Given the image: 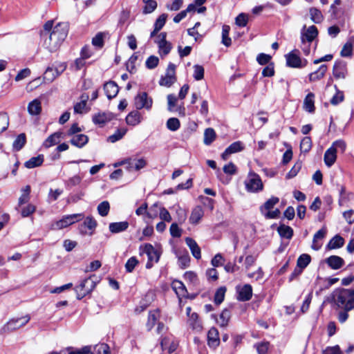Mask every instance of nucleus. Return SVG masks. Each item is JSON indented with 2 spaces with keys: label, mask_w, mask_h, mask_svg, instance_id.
I'll use <instances>...</instances> for the list:
<instances>
[{
  "label": "nucleus",
  "mask_w": 354,
  "mask_h": 354,
  "mask_svg": "<svg viewBox=\"0 0 354 354\" xmlns=\"http://www.w3.org/2000/svg\"><path fill=\"white\" fill-rule=\"evenodd\" d=\"M53 20L46 21L40 33L41 37L44 39V45L50 52L58 49L68 32V26L66 23H59L53 28Z\"/></svg>",
  "instance_id": "1"
},
{
  "label": "nucleus",
  "mask_w": 354,
  "mask_h": 354,
  "mask_svg": "<svg viewBox=\"0 0 354 354\" xmlns=\"http://www.w3.org/2000/svg\"><path fill=\"white\" fill-rule=\"evenodd\" d=\"M335 302L339 308L346 310H351L354 308V298L348 291V289H341L335 295Z\"/></svg>",
  "instance_id": "2"
},
{
  "label": "nucleus",
  "mask_w": 354,
  "mask_h": 354,
  "mask_svg": "<svg viewBox=\"0 0 354 354\" xmlns=\"http://www.w3.org/2000/svg\"><path fill=\"white\" fill-rule=\"evenodd\" d=\"M245 185L247 191L249 192L256 193L262 191L263 189V185L260 176L254 171L248 173Z\"/></svg>",
  "instance_id": "3"
},
{
  "label": "nucleus",
  "mask_w": 354,
  "mask_h": 354,
  "mask_svg": "<svg viewBox=\"0 0 354 354\" xmlns=\"http://www.w3.org/2000/svg\"><path fill=\"white\" fill-rule=\"evenodd\" d=\"M95 277V275H92L84 279L75 287V290L78 299H82L95 288L96 284L93 279Z\"/></svg>",
  "instance_id": "4"
},
{
  "label": "nucleus",
  "mask_w": 354,
  "mask_h": 354,
  "mask_svg": "<svg viewBox=\"0 0 354 354\" xmlns=\"http://www.w3.org/2000/svg\"><path fill=\"white\" fill-rule=\"evenodd\" d=\"M286 65L290 68H301L308 64V60L300 57L299 50L294 49L285 55Z\"/></svg>",
  "instance_id": "5"
},
{
  "label": "nucleus",
  "mask_w": 354,
  "mask_h": 354,
  "mask_svg": "<svg viewBox=\"0 0 354 354\" xmlns=\"http://www.w3.org/2000/svg\"><path fill=\"white\" fill-rule=\"evenodd\" d=\"M68 354H110V348L106 344L102 343L93 346H86L81 349L71 351Z\"/></svg>",
  "instance_id": "6"
},
{
  "label": "nucleus",
  "mask_w": 354,
  "mask_h": 354,
  "mask_svg": "<svg viewBox=\"0 0 354 354\" xmlns=\"http://www.w3.org/2000/svg\"><path fill=\"white\" fill-rule=\"evenodd\" d=\"M83 214H73L64 216L60 220L55 221L51 225L53 230H61L65 228L84 218Z\"/></svg>",
  "instance_id": "7"
},
{
  "label": "nucleus",
  "mask_w": 354,
  "mask_h": 354,
  "mask_svg": "<svg viewBox=\"0 0 354 354\" xmlns=\"http://www.w3.org/2000/svg\"><path fill=\"white\" fill-rule=\"evenodd\" d=\"M134 105L137 110L142 109L150 111L153 105V99L146 92H140L134 98Z\"/></svg>",
  "instance_id": "8"
},
{
  "label": "nucleus",
  "mask_w": 354,
  "mask_h": 354,
  "mask_svg": "<svg viewBox=\"0 0 354 354\" xmlns=\"http://www.w3.org/2000/svg\"><path fill=\"white\" fill-rule=\"evenodd\" d=\"M30 319L28 315L25 316L13 318L9 320L3 326V330L4 332L10 333L24 326Z\"/></svg>",
  "instance_id": "9"
},
{
  "label": "nucleus",
  "mask_w": 354,
  "mask_h": 354,
  "mask_svg": "<svg viewBox=\"0 0 354 354\" xmlns=\"http://www.w3.org/2000/svg\"><path fill=\"white\" fill-rule=\"evenodd\" d=\"M143 252L147 255L148 261L146 268L149 269L153 266V262L157 263L160 259V253L151 244L145 245Z\"/></svg>",
  "instance_id": "10"
},
{
  "label": "nucleus",
  "mask_w": 354,
  "mask_h": 354,
  "mask_svg": "<svg viewBox=\"0 0 354 354\" xmlns=\"http://www.w3.org/2000/svg\"><path fill=\"white\" fill-rule=\"evenodd\" d=\"M348 73L346 63L339 60L335 62L333 74L335 79H345Z\"/></svg>",
  "instance_id": "11"
},
{
  "label": "nucleus",
  "mask_w": 354,
  "mask_h": 354,
  "mask_svg": "<svg viewBox=\"0 0 354 354\" xmlns=\"http://www.w3.org/2000/svg\"><path fill=\"white\" fill-rule=\"evenodd\" d=\"M177 97L174 94L167 95L168 110L169 111H176L180 115H185V107L183 103L181 105L177 106Z\"/></svg>",
  "instance_id": "12"
},
{
  "label": "nucleus",
  "mask_w": 354,
  "mask_h": 354,
  "mask_svg": "<svg viewBox=\"0 0 354 354\" xmlns=\"http://www.w3.org/2000/svg\"><path fill=\"white\" fill-rule=\"evenodd\" d=\"M220 344V339L218 330L212 327L207 333V344L210 348H216Z\"/></svg>",
  "instance_id": "13"
},
{
  "label": "nucleus",
  "mask_w": 354,
  "mask_h": 354,
  "mask_svg": "<svg viewBox=\"0 0 354 354\" xmlns=\"http://www.w3.org/2000/svg\"><path fill=\"white\" fill-rule=\"evenodd\" d=\"M318 35V30L315 26H309L305 32L301 34V42L304 45L307 43H311Z\"/></svg>",
  "instance_id": "14"
},
{
  "label": "nucleus",
  "mask_w": 354,
  "mask_h": 354,
  "mask_svg": "<svg viewBox=\"0 0 354 354\" xmlns=\"http://www.w3.org/2000/svg\"><path fill=\"white\" fill-rule=\"evenodd\" d=\"M109 38V32H99L93 37L92 45L97 49H102L104 46V40Z\"/></svg>",
  "instance_id": "15"
},
{
  "label": "nucleus",
  "mask_w": 354,
  "mask_h": 354,
  "mask_svg": "<svg viewBox=\"0 0 354 354\" xmlns=\"http://www.w3.org/2000/svg\"><path fill=\"white\" fill-rule=\"evenodd\" d=\"M243 147L240 141L232 143L221 154V158L226 160L231 154L242 151Z\"/></svg>",
  "instance_id": "16"
},
{
  "label": "nucleus",
  "mask_w": 354,
  "mask_h": 354,
  "mask_svg": "<svg viewBox=\"0 0 354 354\" xmlns=\"http://www.w3.org/2000/svg\"><path fill=\"white\" fill-rule=\"evenodd\" d=\"M185 243L191 250L192 255L196 259H200L201 258V251L198 243L192 238L187 237L185 239Z\"/></svg>",
  "instance_id": "17"
},
{
  "label": "nucleus",
  "mask_w": 354,
  "mask_h": 354,
  "mask_svg": "<svg viewBox=\"0 0 354 354\" xmlns=\"http://www.w3.org/2000/svg\"><path fill=\"white\" fill-rule=\"evenodd\" d=\"M325 261L328 266L333 270H338L341 268L344 264V259L336 255H332L328 257L326 259Z\"/></svg>",
  "instance_id": "18"
},
{
  "label": "nucleus",
  "mask_w": 354,
  "mask_h": 354,
  "mask_svg": "<svg viewBox=\"0 0 354 354\" xmlns=\"http://www.w3.org/2000/svg\"><path fill=\"white\" fill-rule=\"evenodd\" d=\"M104 90L107 97L109 99H112L117 95L119 91V88L115 82L110 81L104 84Z\"/></svg>",
  "instance_id": "19"
},
{
  "label": "nucleus",
  "mask_w": 354,
  "mask_h": 354,
  "mask_svg": "<svg viewBox=\"0 0 354 354\" xmlns=\"http://www.w3.org/2000/svg\"><path fill=\"white\" fill-rule=\"evenodd\" d=\"M129 226L127 221L111 223L109 225V231L113 234H118L126 231Z\"/></svg>",
  "instance_id": "20"
},
{
  "label": "nucleus",
  "mask_w": 354,
  "mask_h": 354,
  "mask_svg": "<svg viewBox=\"0 0 354 354\" xmlns=\"http://www.w3.org/2000/svg\"><path fill=\"white\" fill-rule=\"evenodd\" d=\"M238 299L243 301H249L252 296V288L250 284H245L238 291Z\"/></svg>",
  "instance_id": "21"
},
{
  "label": "nucleus",
  "mask_w": 354,
  "mask_h": 354,
  "mask_svg": "<svg viewBox=\"0 0 354 354\" xmlns=\"http://www.w3.org/2000/svg\"><path fill=\"white\" fill-rule=\"evenodd\" d=\"M142 117L138 110L130 112L126 117V122L131 126H136L141 122Z\"/></svg>",
  "instance_id": "22"
},
{
  "label": "nucleus",
  "mask_w": 354,
  "mask_h": 354,
  "mask_svg": "<svg viewBox=\"0 0 354 354\" xmlns=\"http://www.w3.org/2000/svg\"><path fill=\"white\" fill-rule=\"evenodd\" d=\"M127 162H128V166H127V168L129 171H131L133 169H134L136 171H138V170L144 168L147 165L145 160L143 158H140V159L129 158V159H127Z\"/></svg>",
  "instance_id": "23"
},
{
  "label": "nucleus",
  "mask_w": 354,
  "mask_h": 354,
  "mask_svg": "<svg viewBox=\"0 0 354 354\" xmlns=\"http://www.w3.org/2000/svg\"><path fill=\"white\" fill-rule=\"evenodd\" d=\"M337 152L334 147L328 148L324 153V160L326 165L330 167L336 161Z\"/></svg>",
  "instance_id": "24"
},
{
  "label": "nucleus",
  "mask_w": 354,
  "mask_h": 354,
  "mask_svg": "<svg viewBox=\"0 0 354 354\" xmlns=\"http://www.w3.org/2000/svg\"><path fill=\"white\" fill-rule=\"evenodd\" d=\"M327 71V66L326 64L321 65L319 68L309 74V81L316 82L322 79Z\"/></svg>",
  "instance_id": "25"
},
{
  "label": "nucleus",
  "mask_w": 354,
  "mask_h": 354,
  "mask_svg": "<svg viewBox=\"0 0 354 354\" xmlns=\"http://www.w3.org/2000/svg\"><path fill=\"white\" fill-rule=\"evenodd\" d=\"M88 138L84 134L74 135L70 140L73 145L78 148L83 147L88 142Z\"/></svg>",
  "instance_id": "26"
},
{
  "label": "nucleus",
  "mask_w": 354,
  "mask_h": 354,
  "mask_svg": "<svg viewBox=\"0 0 354 354\" xmlns=\"http://www.w3.org/2000/svg\"><path fill=\"white\" fill-rule=\"evenodd\" d=\"M304 109L309 113L315 111V95L313 93H309L304 100Z\"/></svg>",
  "instance_id": "27"
},
{
  "label": "nucleus",
  "mask_w": 354,
  "mask_h": 354,
  "mask_svg": "<svg viewBox=\"0 0 354 354\" xmlns=\"http://www.w3.org/2000/svg\"><path fill=\"white\" fill-rule=\"evenodd\" d=\"M62 135V132H55L50 136H49L46 140L44 141L43 145L46 148H49L52 146L55 145L59 143L60 141L61 136Z\"/></svg>",
  "instance_id": "28"
},
{
  "label": "nucleus",
  "mask_w": 354,
  "mask_h": 354,
  "mask_svg": "<svg viewBox=\"0 0 354 354\" xmlns=\"http://www.w3.org/2000/svg\"><path fill=\"white\" fill-rule=\"evenodd\" d=\"M204 215V212L201 206L196 207L192 212L189 221L192 224H197Z\"/></svg>",
  "instance_id": "29"
},
{
  "label": "nucleus",
  "mask_w": 354,
  "mask_h": 354,
  "mask_svg": "<svg viewBox=\"0 0 354 354\" xmlns=\"http://www.w3.org/2000/svg\"><path fill=\"white\" fill-rule=\"evenodd\" d=\"M344 244V239L339 235L333 237L326 245L328 250H334L342 248Z\"/></svg>",
  "instance_id": "30"
},
{
  "label": "nucleus",
  "mask_w": 354,
  "mask_h": 354,
  "mask_svg": "<svg viewBox=\"0 0 354 354\" xmlns=\"http://www.w3.org/2000/svg\"><path fill=\"white\" fill-rule=\"evenodd\" d=\"M354 37H351L348 39L346 43L343 46L342 49L340 52L342 57H351L353 54Z\"/></svg>",
  "instance_id": "31"
},
{
  "label": "nucleus",
  "mask_w": 354,
  "mask_h": 354,
  "mask_svg": "<svg viewBox=\"0 0 354 354\" xmlns=\"http://www.w3.org/2000/svg\"><path fill=\"white\" fill-rule=\"evenodd\" d=\"M277 232L282 238L287 239H292L293 236V230L288 225L281 224L278 228Z\"/></svg>",
  "instance_id": "32"
},
{
  "label": "nucleus",
  "mask_w": 354,
  "mask_h": 354,
  "mask_svg": "<svg viewBox=\"0 0 354 354\" xmlns=\"http://www.w3.org/2000/svg\"><path fill=\"white\" fill-rule=\"evenodd\" d=\"M28 111L30 115H39L41 111V102L37 99L30 102L28 106Z\"/></svg>",
  "instance_id": "33"
},
{
  "label": "nucleus",
  "mask_w": 354,
  "mask_h": 354,
  "mask_svg": "<svg viewBox=\"0 0 354 354\" xmlns=\"http://www.w3.org/2000/svg\"><path fill=\"white\" fill-rule=\"evenodd\" d=\"M43 162L44 156L40 154L37 156L32 157L30 160L25 162L24 165L26 168L32 169L41 165Z\"/></svg>",
  "instance_id": "34"
},
{
  "label": "nucleus",
  "mask_w": 354,
  "mask_h": 354,
  "mask_svg": "<svg viewBox=\"0 0 354 354\" xmlns=\"http://www.w3.org/2000/svg\"><path fill=\"white\" fill-rule=\"evenodd\" d=\"M279 198L276 196H272L269 198L262 206L260 207L261 214H263L266 212L271 210L274 206L279 203Z\"/></svg>",
  "instance_id": "35"
},
{
  "label": "nucleus",
  "mask_w": 354,
  "mask_h": 354,
  "mask_svg": "<svg viewBox=\"0 0 354 354\" xmlns=\"http://www.w3.org/2000/svg\"><path fill=\"white\" fill-rule=\"evenodd\" d=\"M160 317V312L158 310H154L149 313L147 327L148 330H151L155 326L156 321Z\"/></svg>",
  "instance_id": "36"
},
{
  "label": "nucleus",
  "mask_w": 354,
  "mask_h": 354,
  "mask_svg": "<svg viewBox=\"0 0 354 354\" xmlns=\"http://www.w3.org/2000/svg\"><path fill=\"white\" fill-rule=\"evenodd\" d=\"M111 120V115L109 113H98L95 115L93 118V121L95 124H100L101 126L106 124L107 122Z\"/></svg>",
  "instance_id": "37"
},
{
  "label": "nucleus",
  "mask_w": 354,
  "mask_h": 354,
  "mask_svg": "<svg viewBox=\"0 0 354 354\" xmlns=\"http://www.w3.org/2000/svg\"><path fill=\"white\" fill-rule=\"evenodd\" d=\"M190 257L187 251L179 254L178 257V263L180 268L185 269L189 266Z\"/></svg>",
  "instance_id": "38"
},
{
  "label": "nucleus",
  "mask_w": 354,
  "mask_h": 354,
  "mask_svg": "<svg viewBox=\"0 0 354 354\" xmlns=\"http://www.w3.org/2000/svg\"><path fill=\"white\" fill-rule=\"evenodd\" d=\"M172 288L179 296L185 297L187 293L185 286L183 282L176 280L172 283Z\"/></svg>",
  "instance_id": "39"
},
{
  "label": "nucleus",
  "mask_w": 354,
  "mask_h": 354,
  "mask_svg": "<svg viewBox=\"0 0 354 354\" xmlns=\"http://www.w3.org/2000/svg\"><path fill=\"white\" fill-rule=\"evenodd\" d=\"M189 324L194 330H201L202 329L201 323L198 320V315L196 313H193L190 315L189 317Z\"/></svg>",
  "instance_id": "40"
},
{
  "label": "nucleus",
  "mask_w": 354,
  "mask_h": 354,
  "mask_svg": "<svg viewBox=\"0 0 354 354\" xmlns=\"http://www.w3.org/2000/svg\"><path fill=\"white\" fill-rule=\"evenodd\" d=\"M231 317V313L227 309H224L221 313L220 314L219 318L217 320L218 324L222 326L225 327L227 325L228 322Z\"/></svg>",
  "instance_id": "41"
},
{
  "label": "nucleus",
  "mask_w": 354,
  "mask_h": 354,
  "mask_svg": "<svg viewBox=\"0 0 354 354\" xmlns=\"http://www.w3.org/2000/svg\"><path fill=\"white\" fill-rule=\"evenodd\" d=\"M309 12L310 19L313 22L319 24L323 21L324 17L322 12L319 9L316 8H311L309 10Z\"/></svg>",
  "instance_id": "42"
},
{
  "label": "nucleus",
  "mask_w": 354,
  "mask_h": 354,
  "mask_svg": "<svg viewBox=\"0 0 354 354\" xmlns=\"http://www.w3.org/2000/svg\"><path fill=\"white\" fill-rule=\"evenodd\" d=\"M26 142V138L25 133L19 134L15 141L13 142L12 147L13 149L16 151L21 150L23 147L25 145Z\"/></svg>",
  "instance_id": "43"
},
{
  "label": "nucleus",
  "mask_w": 354,
  "mask_h": 354,
  "mask_svg": "<svg viewBox=\"0 0 354 354\" xmlns=\"http://www.w3.org/2000/svg\"><path fill=\"white\" fill-rule=\"evenodd\" d=\"M55 72L53 66H48L44 73V80L48 82H53L58 77V75L55 74Z\"/></svg>",
  "instance_id": "44"
},
{
  "label": "nucleus",
  "mask_w": 354,
  "mask_h": 354,
  "mask_svg": "<svg viewBox=\"0 0 354 354\" xmlns=\"http://www.w3.org/2000/svg\"><path fill=\"white\" fill-rule=\"evenodd\" d=\"M230 28L227 25L223 26L222 28V44L228 47L232 44L231 38L229 37Z\"/></svg>",
  "instance_id": "45"
},
{
  "label": "nucleus",
  "mask_w": 354,
  "mask_h": 354,
  "mask_svg": "<svg viewBox=\"0 0 354 354\" xmlns=\"http://www.w3.org/2000/svg\"><path fill=\"white\" fill-rule=\"evenodd\" d=\"M145 3L143 13L149 14L153 12L157 8V2L155 0H142Z\"/></svg>",
  "instance_id": "46"
},
{
  "label": "nucleus",
  "mask_w": 354,
  "mask_h": 354,
  "mask_svg": "<svg viewBox=\"0 0 354 354\" xmlns=\"http://www.w3.org/2000/svg\"><path fill=\"white\" fill-rule=\"evenodd\" d=\"M216 138L215 131L212 128H207L204 133V143L209 145Z\"/></svg>",
  "instance_id": "47"
},
{
  "label": "nucleus",
  "mask_w": 354,
  "mask_h": 354,
  "mask_svg": "<svg viewBox=\"0 0 354 354\" xmlns=\"http://www.w3.org/2000/svg\"><path fill=\"white\" fill-rule=\"evenodd\" d=\"M310 260L311 257L309 254H303L297 259V266L304 270L310 263Z\"/></svg>",
  "instance_id": "48"
},
{
  "label": "nucleus",
  "mask_w": 354,
  "mask_h": 354,
  "mask_svg": "<svg viewBox=\"0 0 354 354\" xmlns=\"http://www.w3.org/2000/svg\"><path fill=\"white\" fill-rule=\"evenodd\" d=\"M226 288L224 286L220 287L215 292L214 301L216 305H220L224 300Z\"/></svg>",
  "instance_id": "49"
},
{
  "label": "nucleus",
  "mask_w": 354,
  "mask_h": 354,
  "mask_svg": "<svg viewBox=\"0 0 354 354\" xmlns=\"http://www.w3.org/2000/svg\"><path fill=\"white\" fill-rule=\"evenodd\" d=\"M82 100L74 105V111L76 113H82L86 106V101L88 98V95H82L81 96Z\"/></svg>",
  "instance_id": "50"
},
{
  "label": "nucleus",
  "mask_w": 354,
  "mask_h": 354,
  "mask_svg": "<svg viewBox=\"0 0 354 354\" xmlns=\"http://www.w3.org/2000/svg\"><path fill=\"white\" fill-rule=\"evenodd\" d=\"M166 126L169 130L176 131L180 128V122L176 118H170L167 120Z\"/></svg>",
  "instance_id": "51"
},
{
  "label": "nucleus",
  "mask_w": 354,
  "mask_h": 354,
  "mask_svg": "<svg viewBox=\"0 0 354 354\" xmlns=\"http://www.w3.org/2000/svg\"><path fill=\"white\" fill-rule=\"evenodd\" d=\"M312 147V140L308 136L304 137L300 143V149L302 152L308 153Z\"/></svg>",
  "instance_id": "52"
},
{
  "label": "nucleus",
  "mask_w": 354,
  "mask_h": 354,
  "mask_svg": "<svg viewBox=\"0 0 354 354\" xmlns=\"http://www.w3.org/2000/svg\"><path fill=\"white\" fill-rule=\"evenodd\" d=\"M339 198L338 203L340 206H343L348 201V194L346 193V188L344 185H340L339 188Z\"/></svg>",
  "instance_id": "53"
},
{
  "label": "nucleus",
  "mask_w": 354,
  "mask_h": 354,
  "mask_svg": "<svg viewBox=\"0 0 354 354\" xmlns=\"http://www.w3.org/2000/svg\"><path fill=\"white\" fill-rule=\"evenodd\" d=\"M110 209L109 203L106 201L100 203L97 206V212L102 216L108 215Z\"/></svg>",
  "instance_id": "54"
},
{
  "label": "nucleus",
  "mask_w": 354,
  "mask_h": 354,
  "mask_svg": "<svg viewBox=\"0 0 354 354\" xmlns=\"http://www.w3.org/2000/svg\"><path fill=\"white\" fill-rule=\"evenodd\" d=\"M127 133L125 129H120L115 131V132L108 138V140L111 142H115L120 140Z\"/></svg>",
  "instance_id": "55"
},
{
  "label": "nucleus",
  "mask_w": 354,
  "mask_h": 354,
  "mask_svg": "<svg viewBox=\"0 0 354 354\" xmlns=\"http://www.w3.org/2000/svg\"><path fill=\"white\" fill-rule=\"evenodd\" d=\"M9 125V118L6 113H0V133L7 129Z\"/></svg>",
  "instance_id": "56"
},
{
  "label": "nucleus",
  "mask_w": 354,
  "mask_h": 354,
  "mask_svg": "<svg viewBox=\"0 0 354 354\" xmlns=\"http://www.w3.org/2000/svg\"><path fill=\"white\" fill-rule=\"evenodd\" d=\"M167 17L168 15L163 13L157 18L153 26L156 28V30H160L163 28L166 23Z\"/></svg>",
  "instance_id": "57"
},
{
  "label": "nucleus",
  "mask_w": 354,
  "mask_h": 354,
  "mask_svg": "<svg viewBox=\"0 0 354 354\" xmlns=\"http://www.w3.org/2000/svg\"><path fill=\"white\" fill-rule=\"evenodd\" d=\"M194 78L198 81L201 80L204 77V68L198 64H196L194 66Z\"/></svg>",
  "instance_id": "58"
},
{
  "label": "nucleus",
  "mask_w": 354,
  "mask_h": 354,
  "mask_svg": "<svg viewBox=\"0 0 354 354\" xmlns=\"http://www.w3.org/2000/svg\"><path fill=\"white\" fill-rule=\"evenodd\" d=\"M159 48V53L161 56H165L168 55L171 49V44L166 41L158 45Z\"/></svg>",
  "instance_id": "59"
},
{
  "label": "nucleus",
  "mask_w": 354,
  "mask_h": 354,
  "mask_svg": "<svg viewBox=\"0 0 354 354\" xmlns=\"http://www.w3.org/2000/svg\"><path fill=\"white\" fill-rule=\"evenodd\" d=\"M176 81V77H172L165 74L164 77H162L160 80L159 84L160 86L167 87L171 86Z\"/></svg>",
  "instance_id": "60"
},
{
  "label": "nucleus",
  "mask_w": 354,
  "mask_h": 354,
  "mask_svg": "<svg viewBox=\"0 0 354 354\" xmlns=\"http://www.w3.org/2000/svg\"><path fill=\"white\" fill-rule=\"evenodd\" d=\"M248 21V16L245 13L239 14L235 19V23L238 26L245 27Z\"/></svg>",
  "instance_id": "61"
},
{
  "label": "nucleus",
  "mask_w": 354,
  "mask_h": 354,
  "mask_svg": "<svg viewBox=\"0 0 354 354\" xmlns=\"http://www.w3.org/2000/svg\"><path fill=\"white\" fill-rule=\"evenodd\" d=\"M138 261L135 257H132L128 259L125 264V269L127 272H131L135 267L138 265Z\"/></svg>",
  "instance_id": "62"
},
{
  "label": "nucleus",
  "mask_w": 354,
  "mask_h": 354,
  "mask_svg": "<svg viewBox=\"0 0 354 354\" xmlns=\"http://www.w3.org/2000/svg\"><path fill=\"white\" fill-rule=\"evenodd\" d=\"M184 277L185 280L191 282L194 286L198 285V279L196 273L191 271L186 272Z\"/></svg>",
  "instance_id": "63"
},
{
  "label": "nucleus",
  "mask_w": 354,
  "mask_h": 354,
  "mask_svg": "<svg viewBox=\"0 0 354 354\" xmlns=\"http://www.w3.org/2000/svg\"><path fill=\"white\" fill-rule=\"evenodd\" d=\"M158 58L156 56L151 55L147 58L146 61V66L149 69H152L158 66Z\"/></svg>",
  "instance_id": "64"
}]
</instances>
